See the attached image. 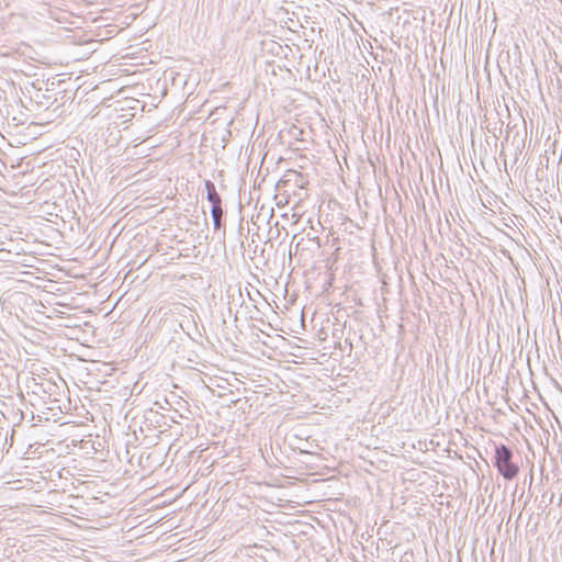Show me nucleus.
Wrapping results in <instances>:
<instances>
[{
  "label": "nucleus",
  "instance_id": "f257e3e1",
  "mask_svg": "<svg viewBox=\"0 0 562 562\" xmlns=\"http://www.w3.org/2000/svg\"><path fill=\"white\" fill-rule=\"evenodd\" d=\"M513 451L505 445L495 448V467L505 480H513L519 471L513 461Z\"/></svg>",
  "mask_w": 562,
  "mask_h": 562
},
{
  "label": "nucleus",
  "instance_id": "f03ea898",
  "mask_svg": "<svg viewBox=\"0 0 562 562\" xmlns=\"http://www.w3.org/2000/svg\"><path fill=\"white\" fill-rule=\"evenodd\" d=\"M308 181L306 178L297 171L289 170L283 178L279 181V187H290L293 186L297 189H304L307 186Z\"/></svg>",
  "mask_w": 562,
  "mask_h": 562
},
{
  "label": "nucleus",
  "instance_id": "7ed1b4c3",
  "mask_svg": "<svg viewBox=\"0 0 562 562\" xmlns=\"http://www.w3.org/2000/svg\"><path fill=\"white\" fill-rule=\"evenodd\" d=\"M204 186L207 193V201L211 203L212 207L222 206V199L216 191L215 184L211 180H205Z\"/></svg>",
  "mask_w": 562,
  "mask_h": 562
},
{
  "label": "nucleus",
  "instance_id": "20e7f679",
  "mask_svg": "<svg viewBox=\"0 0 562 562\" xmlns=\"http://www.w3.org/2000/svg\"><path fill=\"white\" fill-rule=\"evenodd\" d=\"M223 214H224V212H223L222 206L211 209V215H212L213 226H214L215 231H218L222 226Z\"/></svg>",
  "mask_w": 562,
  "mask_h": 562
}]
</instances>
